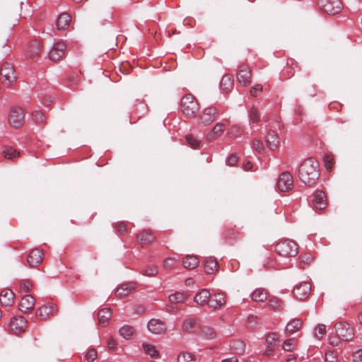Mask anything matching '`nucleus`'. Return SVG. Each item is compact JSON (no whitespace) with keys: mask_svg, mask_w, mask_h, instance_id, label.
I'll return each mask as SVG.
<instances>
[{"mask_svg":"<svg viewBox=\"0 0 362 362\" xmlns=\"http://www.w3.org/2000/svg\"><path fill=\"white\" fill-rule=\"evenodd\" d=\"M319 166L316 160L309 158L301 163L298 170V176L305 185H313L319 178Z\"/></svg>","mask_w":362,"mask_h":362,"instance_id":"f257e3e1","label":"nucleus"},{"mask_svg":"<svg viewBox=\"0 0 362 362\" xmlns=\"http://www.w3.org/2000/svg\"><path fill=\"white\" fill-rule=\"evenodd\" d=\"M0 77L4 86L12 87L17 80V74L14 66L9 62L4 63L0 66Z\"/></svg>","mask_w":362,"mask_h":362,"instance_id":"f03ea898","label":"nucleus"},{"mask_svg":"<svg viewBox=\"0 0 362 362\" xmlns=\"http://www.w3.org/2000/svg\"><path fill=\"white\" fill-rule=\"evenodd\" d=\"M181 110L183 114L189 117H193L199 109L196 98L190 95H185L181 100Z\"/></svg>","mask_w":362,"mask_h":362,"instance_id":"7ed1b4c3","label":"nucleus"},{"mask_svg":"<svg viewBox=\"0 0 362 362\" xmlns=\"http://www.w3.org/2000/svg\"><path fill=\"white\" fill-rule=\"evenodd\" d=\"M277 253L282 257H294L298 253L297 245L295 242L286 240L276 245Z\"/></svg>","mask_w":362,"mask_h":362,"instance_id":"20e7f679","label":"nucleus"},{"mask_svg":"<svg viewBox=\"0 0 362 362\" xmlns=\"http://www.w3.org/2000/svg\"><path fill=\"white\" fill-rule=\"evenodd\" d=\"M318 6L322 11L329 15L338 14L342 9L340 0H318Z\"/></svg>","mask_w":362,"mask_h":362,"instance_id":"39448f33","label":"nucleus"},{"mask_svg":"<svg viewBox=\"0 0 362 362\" xmlns=\"http://www.w3.org/2000/svg\"><path fill=\"white\" fill-rule=\"evenodd\" d=\"M25 122L23 110L20 107H13L8 115V122L14 128L20 127Z\"/></svg>","mask_w":362,"mask_h":362,"instance_id":"423d86ee","label":"nucleus"},{"mask_svg":"<svg viewBox=\"0 0 362 362\" xmlns=\"http://www.w3.org/2000/svg\"><path fill=\"white\" fill-rule=\"evenodd\" d=\"M334 327L338 337L344 341H349L354 337L353 329L348 323L345 322H337Z\"/></svg>","mask_w":362,"mask_h":362,"instance_id":"0eeeda50","label":"nucleus"},{"mask_svg":"<svg viewBox=\"0 0 362 362\" xmlns=\"http://www.w3.org/2000/svg\"><path fill=\"white\" fill-rule=\"evenodd\" d=\"M218 115V110L214 107L204 108L199 116V122L204 126L213 122Z\"/></svg>","mask_w":362,"mask_h":362,"instance_id":"6e6552de","label":"nucleus"},{"mask_svg":"<svg viewBox=\"0 0 362 362\" xmlns=\"http://www.w3.org/2000/svg\"><path fill=\"white\" fill-rule=\"evenodd\" d=\"M278 189L281 192H288L293 187V180L291 174L288 172L282 173L276 183Z\"/></svg>","mask_w":362,"mask_h":362,"instance_id":"1a4fd4ad","label":"nucleus"},{"mask_svg":"<svg viewBox=\"0 0 362 362\" xmlns=\"http://www.w3.org/2000/svg\"><path fill=\"white\" fill-rule=\"evenodd\" d=\"M310 291H311V286L310 284L308 283V282H302L299 284H297L293 290V295L294 296L300 300H303L305 299H306L310 293Z\"/></svg>","mask_w":362,"mask_h":362,"instance_id":"9d476101","label":"nucleus"},{"mask_svg":"<svg viewBox=\"0 0 362 362\" xmlns=\"http://www.w3.org/2000/svg\"><path fill=\"white\" fill-rule=\"evenodd\" d=\"M147 328L153 334H163L167 330L166 325L163 321L154 318L148 321Z\"/></svg>","mask_w":362,"mask_h":362,"instance_id":"9b49d317","label":"nucleus"},{"mask_svg":"<svg viewBox=\"0 0 362 362\" xmlns=\"http://www.w3.org/2000/svg\"><path fill=\"white\" fill-rule=\"evenodd\" d=\"M27 321L23 316L13 317L9 324L11 331L14 334H18L25 330Z\"/></svg>","mask_w":362,"mask_h":362,"instance_id":"f8f14e48","label":"nucleus"},{"mask_svg":"<svg viewBox=\"0 0 362 362\" xmlns=\"http://www.w3.org/2000/svg\"><path fill=\"white\" fill-rule=\"evenodd\" d=\"M194 333L199 337L205 340H211L216 338V332L211 326L200 325L199 329H194Z\"/></svg>","mask_w":362,"mask_h":362,"instance_id":"ddd939ff","label":"nucleus"},{"mask_svg":"<svg viewBox=\"0 0 362 362\" xmlns=\"http://www.w3.org/2000/svg\"><path fill=\"white\" fill-rule=\"evenodd\" d=\"M237 78L239 83L244 87L250 84L251 71L250 68L246 65H241L239 67Z\"/></svg>","mask_w":362,"mask_h":362,"instance_id":"4468645a","label":"nucleus"},{"mask_svg":"<svg viewBox=\"0 0 362 362\" xmlns=\"http://www.w3.org/2000/svg\"><path fill=\"white\" fill-rule=\"evenodd\" d=\"M57 312V308L53 303H48L40 307L37 315L42 320H46Z\"/></svg>","mask_w":362,"mask_h":362,"instance_id":"2eb2a0df","label":"nucleus"},{"mask_svg":"<svg viewBox=\"0 0 362 362\" xmlns=\"http://www.w3.org/2000/svg\"><path fill=\"white\" fill-rule=\"evenodd\" d=\"M66 47V46L63 42L54 43L49 54V59L54 62L60 59L65 53Z\"/></svg>","mask_w":362,"mask_h":362,"instance_id":"dca6fc26","label":"nucleus"},{"mask_svg":"<svg viewBox=\"0 0 362 362\" xmlns=\"http://www.w3.org/2000/svg\"><path fill=\"white\" fill-rule=\"evenodd\" d=\"M44 257V252L39 249L33 250L28 255L27 262L30 267H34L40 264Z\"/></svg>","mask_w":362,"mask_h":362,"instance_id":"f3484780","label":"nucleus"},{"mask_svg":"<svg viewBox=\"0 0 362 362\" xmlns=\"http://www.w3.org/2000/svg\"><path fill=\"white\" fill-rule=\"evenodd\" d=\"M313 204L315 209L323 210L327 206L326 195L323 191L317 190L313 194Z\"/></svg>","mask_w":362,"mask_h":362,"instance_id":"a211bd4d","label":"nucleus"},{"mask_svg":"<svg viewBox=\"0 0 362 362\" xmlns=\"http://www.w3.org/2000/svg\"><path fill=\"white\" fill-rule=\"evenodd\" d=\"M35 303V300L33 296L29 294L25 295L22 298L20 302L19 309L21 312L26 313L34 308Z\"/></svg>","mask_w":362,"mask_h":362,"instance_id":"6ab92c4d","label":"nucleus"},{"mask_svg":"<svg viewBox=\"0 0 362 362\" xmlns=\"http://www.w3.org/2000/svg\"><path fill=\"white\" fill-rule=\"evenodd\" d=\"M14 293L11 290L6 288L0 294V303L4 306H11L13 303Z\"/></svg>","mask_w":362,"mask_h":362,"instance_id":"aec40b11","label":"nucleus"},{"mask_svg":"<svg viewBox=\"0 0 362 362\" xmlns=\"http://www.w3.org/2000/svg\"><path fill=\"white\" fill-rule=\"evenodd\" d=\"M139 242L141 245H149L155 241L156 236L149 230H144L138 235Z\"/></svg>","mask_w":362,"mask_h":362,"instance_id":"412c9836","label":"nucleus"},{"mask_svg":"<svg viewBox=\"0 0 362 362\" xmlns=\"http://www.w3.org/2000/svg\"><path fill=\"white\" fill-rule=\"evenodd\" d=\"M135 288L134 283L122 284L115 290L116 296L123 298L128 296Z\"/></svg>","mask_w":362,"mask_h":362,"instance_id":"4be33fe9","label":"nucleus"},{"mask_svg":"<svg viewBox=\"0 0 362 362\" xmlns=\"http://www.w3.org/2000/svg\"><path fill=\"white\" fill-rule=\"evenodd\" d=\"M225 125L222 122H218L213 127L212 130L206 135V139L209 141L215 140L222 135L225 130Z\"/></svg>","mask_w":362,"mask_h":362,"instance_id":"5701e85b","label":"nucleus"},{"mask_svg":"<svg viewBox=\"0 0 362 362\" xmlns=\"http://www.w3.org/2000/svg\"><path fill=\"white\" fill-rule=\"evenodd\" d=\"M210 293L207 289L203 288L199 291L194 297L196 303L200 305H209Z\"/></svg>","mask_w":362,"mask_h":362,"instance_id":"b1692460","label":"nucleus"},{"mask_svg":"<svg viewBox=\"0 0 362 362\" xmlns=\"http://www.w3.org/2000/svg\"><path fill=\"white\" fill-rule=\"evenodd\" d=\"M226 303L225 297L223 293L214 294L209 297V307L213 309H218Z\"/></svg>","mask_w":362,"mask_h":362,"instance_id":"393cba45","label":"nucleus"},{"mask_svg":"<svg viewBox=\"0 0 362 362\" xmlns=\"http://www.w3.org/2000/svg\"><path fill=\"white\" fill-rule=\"evenodd\" d=\"M71 16L67 13H61L57 19L56 23V26L58 30H65L66 29L71 23Z\"/></svg>","mask_w":362,"mask_h":362,"instance_id":"a878e982","label":"nucleus"},{"mask_svg":"<svg viewBox=\"0 0 362 362\" xmlns=\"http://www.w3.org/2000/svg\"><path fill=\"white\" fill-rule=\"evenodd\" d=\"M199 259L195 255H187L182 259V264L187 269H193L199 264Z\"/></svg>","mask_w":362,"mask_h":362,"instance_id":"bb28decb","label":"nucleus"},{"mask_svg":"<svg viewBox=\"0 0 362 362\" xmlns=\"http://www.w3.org/2000/svg\"><path fill=\"white\" fill-rule=\"evenodd\" d=\"M112 317V311L110 308H103L99 310L98 317L99 323L102 325H106Z\"/></svg>","mask_w":362,"mask_h":362,"instance_id":"cd10ccee","label":"nucleus"},{"mask_svg":"<svg viewBox=\"0 0 362 362\" xmlns=\"http://www.w3.org/2000/svg\"><path fill=\"white\" fill-rule=\"evenodd\" d=\"M302 321L300 319H293L287 323L286 332L287 334H292L300 329Z\"/></svg>","mask_w":362,"mask_h":362,"instance_id":"c85d7f7f","label":"nucleus"},{"mask_svg":"<svg viewBox=\"0 0 362 362\" xmlns=\"http://www.w3.org/2000/svg\"><path fill=\"white\" fill-rule=\"evenodd\" d=\"M267 296L268 293L264 288H257L251 294L252 299L256 302H264Z\"/></svg>","mask_w":362,"mask_h":362,"instance_id":"c756f323","label":"nucleus"},{"mask_svg":"<svg viewBox=\"0 0 362 362\" xmlns=\"http://www.w3.org/2000/svg\"><path fill=\"white\" fill-rule=\"evenodd\" d=\"M268 147L271 150H274L279 144V136L274 132H269L266 137Z\"/></svg>","mask_w":362,"mask_h":362,"instance_id":"7c9ffc66","label":"nucleus"},{"mask_svg":"<svg viewBox=\"0 0 362 362\" xmlns=\"http://www.w3.org/2000/svg\"><path fill=\"white\" fill-rule=\"evenodd\" d=\"M187 293L182 292H176L169 296L170 301L173 303H183L187 299Z\"/></svg>","mask_w":362,"mask_h":362,"instance_id":"2f4dec72","label":"nucleus"},{"mask_svg":"<svg viewBox=\"0 0 362 362\" xmlns=\"http://www.w3.org/2000/svg\"><path fill=\"white\" fill-rule=\"evenodd\" d=\"M119 334L125 339H129L134 334V329L132 327L125 325L119 329Z\"/></svg>","mask_w":362,"mask_h":362,"instance_id":"473e14b6","label":"nucleus"},{"mask_svg":"<svg viewBox=\"0 0 362 362\" xmlns=\"http://www.w3.org/2000/svg\"><path fill=\"white\" fill-rule=\"evenodd\" d=\"M218 264L215 259H209L205 261L204 269L206 273L212 274L217 270Z\"/></svg>","mask_w":362,"mask_h":362,"instance_id":"72a5a7b5","label":"nucleus"},{"mask_svg":"<svg viewBox=\"0 0 362 362\" xmlns=\"http://www.w3.org/2000/svg\"><path fill=\"white\" fill-rule=\"evenodd\" d=\"M197 321L194 318H189L183 322V329L187 332H194V329L196 328Z\"/></svg>","mask_w":362,"mask_h":362,"instance_id":"f704fd0d","label":"nucleus"},{"mask_svg":"<svg viewBox=\"0 0 362 362\" xmlns=\"http://www.w3.org/2000/svg\"><path fill=\"white\" fill-rule=\"evenodd\" d=\"M19 152L17 151L11 146H5L3 150V154L5 158L6 159H13L18 156H19Z\"/></svg>","mask_w":362,"mask_h":362,"instance_id":"c9c22d12","label":"nucleus"},{"mask_svg":"<svg viewBox=\"0 0 362 362\" xmlns=\"http://www.w3.org/2000/svg\"><path fill=\"white\" fill-rule=\"evenodd\" d=\"M269 305L274 310H282L284 309V303L277 297H273L269 299Z\"/></svg>","mask_w":362,"mask_h":362,"instance_id":"e433bc0d","label":"nucleus"},{"mask_svg":"<svg viewBox=\"0 0 362 362\" xmlns=\"http://www.w3.org/2000/svg\"><path fill=\"white\" fill-rule=\"evenodd\" d=\"M248 117L250 122L252 123H257L259 122L260 113L255 106H252L251 108L250 109Z\"/></svg>","mask_w":362,"mask_h":362,"instance_id":"4c0bfd02","label":"nucleus"},{"mask_svg":"<svg viewBox=\"0 0 362 362\" xmlns=\"http://www.w3.org/2000/svg\"><path fill=\"white\" fill-rule=\"evenodd\" d=\"M143 347L146 354L149 355L152 358H158L159 353L156 350V347L151 344H144Z\"/></svg>","mask_w":362,"mask_h":362,"instance_id":"58836bf2","label":"nucleus"},{"mask_svg":"<svg viewBox=\"0 0 362 362\" xmlns=\"http://www.w3.org/2000/svg\"><path fill=\"white\" fill-rule=\"evenodd\" d=\"M185 139L187 144L192 148H198L201 143L200 140H199L192 134L186 135Z\"/></svg>","mask_w":362,"mask_h":362,"instance_id":"ea45409f","label":"nucleus"},{"mask_svg":"<svg viewBox=\"0 0 362 362\" xmlns=\"http://www.w3.org/2000/svg\"><path fill=\"white\" fill-rule=\"evenodd\" d=\"M177 362H196V360L192 354L183 352L178 356Z\"/></svg>","mask_w":362,"mask_h":362,"instance_id":"a19ab883","label":"nucleus"},{"mask_svg":"<svg viewBox=\"0 0 362 362\" xmlns=\"http://www.w3.org/2000/svg\"><path fill=\"white\" fill-rule=\"evenodd\" d=\"M296 346V340L294 338L286 339L282 344V348L286 351H291Z\"/></svg>","mask_w":362,"mask_h":362,"instance_id":"79ce46f5","label":"nucleus"},{"mask_svg":"<svg viewBox=\"0 0 362 362\" xmlns=\"http://www.w3.org/2000/svg\"><path fill=\"white\" fill-rule=\"evenodd\" d=\"M158 272V267L156 265H148L143 270V274L148 276H154Z\"/></svg>","mask_w":362,"mask_h":362,"instance_id":"37998d69","label":"nucleus"},{"mask_svg":"<svg viewBox=\"0 0 362 362\" xmlns=\"http://www.w3.org/2000/svg\"><path fill=\"white\" fill-rule=\"evenodd\" d=\"M326 333V326L323 324L318 325L315 329V337L320 339Z\"/></svg>","mask_w":362,"mask_h":362,"instance_id":"c03bdc74","label":"nucleus"},{"mask_svg":"<svg viewBox=\"0 0 362 362\" xmlns=\"http://www.w3.org/2000/svg\"><path fill=\"white\" fill-rule=\"evenodd\" d=\"M279 341V336L275 332L269 333L266 337L267 344L276 345V343Z\"/></svg>","mask_w":362,"mask_h":362,"instance_id":"a18cd8bd","label":"nucleus"},{"mask_svg":"<svg viewBox=\"0 0 362 362\" xmlns=\"http://www.w3.org/2000/svg\"><path fill=\"white\" fill-rule=\"evenodd\" d=\"M114 228L119 234H124L127 231V226L124 222L120 221L114 224Z\"/></svg>","mask_w":362,"mask_h":362,"instance_id":"49530a36","label":"nucleus"},{"mask_svg":"<svg viewBox=\"0 0 362 362\" xmlns=\"http://www.w3.org/2000/svg\"><path fill=\"white\" fill-rule=\"evenodd\" d=\"M177 260L173 257L166 258L164 261L163 266L165 269H171L177 264Z\"/></svg>","mask_w":362,"mask_h":362,"instance_id":"de8ad7c7","label":"nucleus"},{"mask_svg":"<svg viewBox=\"0 0 362 362\" xmlns=\"http://www.w3.org/2000/svg\"><path fill=\"white\" fill-rule=\"evenodd\" d=\"M252 147L254 150H255L257 152L259 153L264 151L263 143L257 139H253L252 143Z\"/></svg>","mask_w":362,"mask_h":362,"instance_id":"09e8293b","label":"nucleus"},{"mask_svg":"<svg viewBox=\"0 0 362 362\" xmlns=\"http://www.w3.org/2000/svg\"><path fill=\"white\" fill-rule=\"evenodd\" d=\"M33 119L37 124L43 123L45 121V116L40 111H36L33 113Z\"/></svg>","mask_w":362,"mask_h":362,"instance_id":"8fccbe9b","label":"nucleus"},{"mask_svg":"<svg viewBox=\"0 0 362 362\" xmlns=\"http://www.w3.org/2000/svg\"><path fill=\"white\" fill-rule=\"evenodd\" d=\"M326 362H337V356L333 351H328L325 354Z\"/></svg>","mask_w":362,"mask_h":362,"instance_id":"3c124183","label":"nucleus"},{"mask_svg":"<svg viewBox=\"0 0 362 362\" xmlns=\"http://www.w3.org/2000/svg\"><path fill=\"white\" fill-rule=\"evenodd\" d=\"M98 354L95 349H92L88 350V351L86 354V360L89 362H93L97 358Z\"/></svg>","mask_w":362,"mask_h":362,"instance_id":"603ef678","label":"nucleus"},{"mask_svg":"<svg viewBox=\"0 0 362 362\" xmlns=\"http://www.w3.org/2000/svg\"><path fill=\"white\" fill-rule=\"evenodd\" d=\"M238 160V158L237 155L233 153L226 158V163L229 166H233L237 163Z\"/></svg>","mask_w":362,"mask_h":362,"instance_id":"864d4df0","label":"nucleus"},{"mask_svg":"<svg viewBox=\"0 0 362 362\" xmlns=\"http://www.w3.org/2000/svg\"><path fill=\"white\" fill-rule=\"evenodd\" d=\"M334 159L331 156H326L324 158L325 165L327 170H331Z\"/></svg>","mask_w":362,"mask_h":362,"instance_id":"5fc2aeb1","label":"nucleus"},{"mask_svg":"<svg viewBox=\"0 0 362 362\" xmlns=\"http://www.w3.org/2000/svg\"><path fill=\"white\" fill-rule=\"evenodd\" d=\"M353 362H362V349H358L352 355Z\"/></svg>","mask_w":362,"mask_h":362,"instance_id":"6e6d98bb","label":"nucleus"},{"mask_svg":"<svg viewBox=\"0 0 362 362\" xmlns=\"http://www.w3.org/2000/svg\"><path fill=\"white\" fill-rule=\"evenodd\" d=\"M235 343L238 344V347H234L233 346H232L233 349H235V352L238 354H241L242 353L244 352L245 351V345L244 344V343L241 341H236Z\"/></svg>","mask_w":362,"mask_h":362,"instance_id":"4d7b16f0","label":"nucleus"},{"mask_svg":"<svg viewBox=\"0 0 362 362\" xmlns=\"http://www.w3.org/2000/svg\"><path fill=\"white\" fill-rule=\"evenodd\" d=\"M33 287V284L29 281H23L21 283V288L24 290L25 291H30Z\"/></svg>","mask_w":362,"mask_h":362,"instance_id":"13d9d810","label":"nucleus"},{"mask_svg":"<svg viewBox=\"0 0 362 362\" xmlns=\"http://www.w3.org/2000/svg\"><path fill=\"white\" fill-rule=\"evenodd\" d=\"M262 86L259 84H256L250 89V94L253 96H256L258 93L262 92Z\"/></svg>","mask_w":362,"mask_h":362,"instance_id":"bf43d9fd","label":"nucleus"},{"mask_svg":"<svg viewBox=\"0 0 362 362\" xmlns=\"http://www.w3.org/2000/svg\"><path fill=\"white\" fill-rule=\"evenodd\" d=\"M241 129L239 127H237V126H234L231 128L230 132H229V134L231 136H233V137H236L238 136L239 134H241Z\"/></svg>","mask_w":362,"mask_h":362,"instance_id":"052dcab7","label":"nucleus"},{"mask_svg":"<svg viewBox=\"0 0 362 362\" xmlns=\"http://www.w3.org/2000/svg\"><path fill=\"white\" fill-rule=\"evenodd\" d=\"M274 345H269L267 344V347L264 351V356H270L274 351Z\"/></svg>","mask_w":362,"mask_h":362,"instance_id":"680f3d73","label":"nucleus"},{"mask_svg":"<svg viewBox=\"0 0 362 362\" xmlns=\"http://www.w3.org/2000/svg\"><path fill=\"white\" fill-rule=\"evenodd\" d=\"M300 259L304 263L309 264L312 260V256L310 254H305L304 255L300 256Z\"/></svg>","mask_w":362,"mask_h":362,"instance_id":"e2e57ef3","label":"nucleus"},{"mask_svg":"<svg viewBox=\"0 0 362 362\" xmlns=\"http://www.w3.org/2000/svg\"><path fill=\"white\" fill-rule=\"evenodd\" d=\"M107 345L110 349H115L117 346V342L113 338H110L107 340Z\"/></svg>","mask_w":362,"mask_h":362,"instance_id":"0e129e2a","label":"nucleus"},{"mask_svg":"<svg viewBox=\"0 0 362 362\" xmlns=\"http://www.w3.org/2000/svg\"><path fill=\"white\" fill-rule=\"evenodd\" d=\"M243 168L245 170H250L252 168V163L250 161H247L243 164Z\"/></svg>","mask_w":362,"mask_h":362,"instance_id":"69168bd1","label":"nucleus"},{"mask_svg":"<svg viewBox=\"0 0 362 362\" xmlns=\"http://www.w3.org/2000/svg\"><path fill=\"white\" fill-rule=\"evenodd\" d=\"M329 342L333 346H337L339 344V339H335V338H334V339L329 338Z\"/></svg>","mask_w":362,"mask_h":362,"instance_id":"338daca9","label":"nucleus"},{"mask_svg":"<svg viewBox=\"0 0 362 362\" xmlns=\"http://www.w3.org/2000/svg\"><path fill=\"white\" fill-rule=\"evenodd\" d=\"M221 362H239V361L236 357L233 356L223 359Z\"/></svg>","mask_w":362,"mask_h":362,"instance_id":"774afa93","label":"nucleus"}]
</instances>
